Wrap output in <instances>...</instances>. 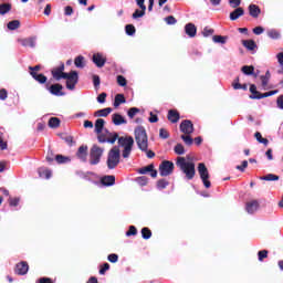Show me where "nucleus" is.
Wrapping results in <instances>:
<instances>
[{"label":"nucleus","mask_w":283,"mask_h":283,"mask_svg":"<svg viewBox=\"0 0 283 283\" xmlns=\"http://www.w3.org/2000/svg\"><path fill=\"white\" fill-rule=\"evenodd\" d=\"M109 114H112V107L99 109V111L95 112L94 116L107 118V116H109Z\"/></svg>","instance_id":"cd10ccee"},{"label":"nucleus","mask_w":283,"mask_h":283,"mask_svg":"<svg viewBox=\"0 0 283 283\" xmlns=\"http://www.w3.org/2000/svg\"><path fill=\"white\" fill-rule=\"evenodd\" d=\"M216 32L213 29H210L209 27H206L202 31L203 36H211Z\"/></svg>","instance_id":"69168bd1"},{"label":"nucleus","mask_w":283,"mask_h":283,"mask_svg":"<svg viewBox=\"0 0 283 283\" xmlns=\"http://www.w3.org/2000/svg\"><path fill=\"white\" fill-rule=\"evenodd\" d=\"M17 275H28V271H30V265L27 261H22L15 265Z\"/></svg>","instance_id":"ddd939ff"},{"label":"nucleus","mask_w":283,"mask_h":283,"mask_svg":"<svg viewBox=\"0 0 283 283\" xmlns=\"http://www.w3.org/2000/svg\"><path fill=\"white\" fill-rule=\"evenodd\" d=\"M233 90H243V92H247L249 90V86L247 84H240V83H232Z\"/></svg>","instance_id":"864d4df0"},{"label":"nucleus","mask_w":283,"mask_h":283,"mask_svg":"<svg viewBox=\"0 0 283 283\" xmlns=\"http://www.w3.org/2000/svg\"><path fill=\"white\" fill-rule=\"evenodd\" d=\"M169 187V182L166 179H159L157 181V189H167Z\"/></svg>","instance_id":"09e8293b"},{"label":"nucleus","mask_w":283,"mask_h":283,"mask_svg":"<svg viewBox=\"0 0 283 283\" xmlns=\"http://www.w3.org/2000/svg\"><path fill=\"white\" fill-rule=\"evenodd\" d=\"M167 118L170 123L176 124L180 120V113L176 109L168 111Z\"/></svg>","instance_id":"412c9836"},{"label":"nucleus","mask_w":283,"mask_h":283,"mask_svg":"<svg viewBox=\"0 0 283 283\" xmlns=\"http://www.w3.org/2000/svg\"><path fill=\"white\" fill-rule=\"evenodd\" d=\"M120 137H118V133H108V137L106 139V143H109L111 145H114L116 140H118Z\"/></svg>","instance_id":"58836bf2"},{"label":"nucleus","mask_w":283,"mask_h":283,"mask_svg":"<svg viewBox=\"0 0 283 283\" xmlns=\"http://www.w3.org/2000/svg\"><path fill=\"white\" fill-rule=\"evenodd\" d=\"M61 126V119H59V117H51L49 119V127H51L52 129H56V127Z\"/></svg>","instance_id":"72a5a7b5"},{"label":"nucleus","mask_w":283,"mask_h":283,"mask_svg":"<svg viewBox=\"0 0 283 283\" xmlns=\"http://www.w3.org/2000/svg\"><path fill=\"white\" fill-rule=\"evenodd\" d=\"M181 140H184L185 145L188 147H191L193 145V138H191V135H181Z\"/></svg>","instance_id":"79ce46f5"},{"label":"nucleus","mask_w":283,"mask_h":283,"mask_svg":"<svg viewBox=\"0 0 283 283\" xmlns=\"http://www.w3.org/2000/svg\"><path fill=\"white\" fill-rule=\"evenodd\" d=\"M62 140H64V143H66V145H69L70 147H72V145H74V137L72 135H67V134H62L61 135Z\"/></svg>","instance_id":"c9c22d12"},{"label":"nucleus","mask_w":283,"mask_h":283,"mask_svg":"<svg viewBox=\"0 0 283 283\" xmlns=\"http://www.w3.org/2000/svg\"><path fill=\"white\" fill-rule=\"evenodd\" d=\"M51 74L55 81H61V78L67 77V73H65V64H61L60 66L53 69Z\"/></svg>","instance_id":"1a4fd4ad"},{"label":"nucleus","mask_w":283,"mask_h":283,"mask_svg":"<svg viewBox=\"0 0 283 283\" xmlns=\"http://www.w3.org/2000/svg\"><path fill=\"white\" fill-rule=\"evenodd\" d=\"M165 21H166L167 25H176V23H178V20H176V18L174 15L166 17Z\"/></svg>","instance_id":"6e6d98bb"},{"label":"nucleus","mask_w":283,"mask_h":283,"mask_svg":"<svg viewBox=\"0 0 283 283\" xmlns=\"http://www.w3.org/2000/svg\"><path fill=\"white\" fill-rule=\"evenodd\" d=\"M106 165L108 169H116L120 165V148L114 146L107 154Z\"/></svg>","instance_id":"7ed1b4c3"},{"label":"nucleus","mask_w":283,"mask_h":283,"mask_svg":"<svg viewBox=\"0 0 283 283\" xmlns=\"http://www.w3.org/2000/svg\"><path fill=\"white\" fill-rule=\"evenodd\" d=\"M197 169L203 186L206 187V189H210L211 181L209 180V169L207 168L205 163H199Z\"/></svg>","instance_id":"423d86ee"},{"label":"nucleus","mask_w":283,"mask_h":283,"mask_svg":"<svg viewBox=\"0 0 283 283\" xmlns=\"http://www.w3.org/2000/svg\"><path fill=\"white\" fill-rule=\"evenodd\" d=\"M142 238L144 240H149V238H151V231L149 228H143L142 229Z\"/></svg>","instance_id":"de8ad7c7"},{"label":"nucleus","mask_w":283,"mask_h":283,"mask_svg":"<svg viewBox=\"0 0 283 283\" xmlns=\"http://www.w3.org/2000/svg\"><path fill=\"white\" fill-rule=\"evenodd\" d=\"M117 84L119 87H126L127 86V80L123 75L117 76Z\"/></svg>","instance_id":"5fc2aeb1"},{"label":"nucleus","mask_w":283,"mask_h":283,"mask_svg":"<svg viewBox=\"0 0 283 283\" xmlns=\"http://www.w3.org/2000/svg\"><path fill=\"white\" fill-rule=\"evenodd\" d=\"M241 72L245 74V76H252L255 72L254 65H244L241 67Z\"/></svg>","instance_id":"c756f323"},{"label":"nucleus","mask_w":283,"mask_h":283,"mask_svg":"<svg viewBox=\"0 0 283 283\" xmlns=\"http://www.w3.org/2000/svg\"><path fill=\"white\" fill-rule=\"evenodd\" d=\"M174 169H175L174 161L164 160L159 165V175L161 177L171 176V174H174Z\"/></svg>","instance_id":"0eeeda50"},{"label":"nucleus","mask_w":283,"mask_h":283,"mask_svg":"<svg viewBox=\"0 0 283 283\" xmlns=\"http://www.w3.org/2000/svg\"><path fill=\"white\" fill-rule=\"evenodd\" d=\"M138 174H142V175L150 174L151 178H157L158 177V170L154 169V164H150L146 167L139 168Z\"/></svg>","instance_id":"4468645a"},{"label":"nucleus","mask_w":283,"mask_h":283,"mask_svg":"<svg viewBox=\"0 0 283 283\" xmlns=\"http://www.w3.org/2000/svg\"><path fill=\"white\" fill-rule=\"evenodd\" d=\"M30 75L34 81L40 83V85H44V83H48V76H45L43 73H36V72H30Z\"/></svg>","instance_id":"aec40b11"},{"label":"nucleus","mask_w":283,"mask_h":283,"mask_svg":"<svg viewBox=\"0 0 283 283\" xmlns=\"http://www.w3.org/2000/svg\"><path fill=\"white\" fill-rule=\"evenodd\" d=\"M38 283H54V281H52V279H50V277H40L39 280H38Z\"/></svg>","instance_id":"774afa93"},{"label":"nucleus","mask_w":283,"mask_h":283,"mask_svg":"<svg viewBox=\"0 0 283 283\" xmlns=\"http://www.w3.org/2000/svg\"><path fill=\"white\" fill-rule=\"evenodd\" d=\"M109 132L105 129V133H97V140L98 143H107V137H108Z\"/></svg>","instance_id":"4c0bfd02"},{"label":"nucleus","mask_w":283,"mask_h":283,"mask_svg":"<svg viewBox=\"0 0 283 283\" xmlns=\"http://www.w3.org/2000/svg\"><path fill=\"white\" fill-rule=\"evenodd\" d=\"M8 202H9V205L11 207H19V202H21V198H19V197H15V198L10 197Z\"/></svg>","instance_id":"603ef678"},{"label":"nucleus","mask_w":283,"mask_h":283,"mask_svg":"<svg viewBox=\"0 0 283 283\" xmlns=\"http://www.w3.org/2000/svg\"><path fill=\"white\" fill-rule=\"evenodd\" d=\"M159 138H163V140H167V138H169V132L165 128H160Z\"/></svg>","instance_id":"13d9d810"},{"label":"nucleus","mask_w":283,"mask_h":283,"mask_svg":"<svg viewBox=\"0 0 283 283\" xmlns=\"http://www.w3.org/2000/svg\"><path fill=\"white\" fill-rule=\"evenodd\" d=\"M8 30H19L21 22L19 20H12L7 24Z\"/></svg>","instance_id":"e433bc0d"},{"label":"nucleus","mask_w":283,"mask_h":283,"mask_svg":"<svg viewBox=\"0 0 283 283\" xmlns=\"http://www.w3.org/2000/svg\"><path fill=\"white\" fill-rule=\"evenodd\" d=\"M242 45L245 46L247 50L253 52L258 48V44L253 40H242Z\"/></svg>","instance_id":"bb28decb"},{"label":"nucleus","mask_w":283,"mask_h":283,"mask_svg":"<svg viewBox=\"0 0 283 283\" xmlns=\"http://www.w3.org/2000/svg\"><path fill=\"white\" fill-rule=\"evenodd\" d=\"M75 67H78L80 70H83L85 67V57L83 55H78L74 60Z\"/></svg>","instance_id":"7c9ffc66"},{"label":"nucleus","mask_w":283,"mask_h":283,"mask_svg":"<svg viewBox=\"0 0 283 283\" xmlns=\"http://www.w3.org/2000/svg\"><path fill=\"white\" fill-rule=\"evenodd\" d=\"M18 43H20L22 48H36V36L20 38L18 39Z\"/></svg>","instance_id":"9b49d317"},{"label":"nucleus","mask_w":283,"mask_h":283,"mask_svg":"<svg viewBox=\"0 0 283 283\" xmlns=\"http://www.w3.org/2000/svg\"><path fill=\"white\" fill-rule=\"evenodd\" d=\"M118 145L119 147H124V150L122 153L123 158H129L132 149L134 147V137H119Z\"/></svg>","instance_id":"20e7f679"},{"label":"nucleus","mask_w":283,"mask_h":283,"mask_svg":"<svg viewBox=\"0 0 283 283\" xmlns=\"http://www.w3.org/2000/svg\"><path fill=\"white\" fill-rule=\"evenodd\" d=\"M185 32L188 36H190V39H193V36H196L198 33V28H196V24L190 22L185 25Z\"/></svg>","instance_id":"f3484780"},{"label":"nucleus","mask_w":283,"mask_h":283,"mask_svg":"<svg viewBox=\"0 0 283 283\" xmlns=\"http://www.w3.org/2000/svg\"><path fill=\"white\" fill-rule=\"evenodd\" d=\"M125 31L128 36H134V34H136V27H134V24H127Z\"/></svg>","instance_id":"37998d69"},{"label":"nucleus","mask_w":283,"mask_h":283,"mask_svg":"<svg viewBox=\"0 0 283 283\" xmlns=\"http://www.w3.org/2000/svg\"><path fill=\"white\" fill-rule=\"evenodd\" d=\"M101 185L104 187H113V185H116V177L114 175H106L101 178Z\"/></svg>","instance_id":"dca6fc26"},{"label":"nucleus","mask_w":283,"mask_h":283,"mask_svg":"<svg viewBox=\"0 0 283 283\" xmlns=\"http://www.w3.org/2000/svg\"><path fill=\"white\" fill-rule=\"evenodd\" d=\"M248 10H249V14H250V17H252V19H258L260 17V14H262V10L256 4H250L248 7Z\"/></svg>","instance_id":"a211bd4d"},{"label":"nucleus","mask_w":283,"mask_h":283,"mask_svg":"<svg viewBox=\"0 0 283 283\" xmlns=\"http://www.w3.org/2000/svg\"><path fill=\"white\" fill-rule=\"evenodd\" d=\"M258 209H260V202L258 200H252L245 206V210L248 211V213H253Z\"/></svg>","instance_id":"b1692460"},{"label":"nucleus","mask_w":283,"mask_h":283,"mask_svg":"<svg viewBox=\"0 0 283 283\" xmlns=\"http://www.w3.org/2000/svg\"><path fill=\"white\" fill-rule=\"evenodd\" d=\"M176 166L185 174L187 180L196 178V164L193 161H187L185 157H177Z\"/></svg>","instance_id":"f03ea898"},{"label":"nucleus","mask_w":283,"mask_h":283,"mask_svg":"<svg viewBox=\"0 0 283 283\" xmlns=\"http://www.w3.org/2000/svg\"><path fill=\"white\" fill-rule=\"evenodd\" d=\"M258 258H259V262H264V260H266V258H269V252L268 250H261L258 252Z\"/></svg>","instance_id":"49530a36"},{"label":"nucleus","mask_w":283,"mask_h":283,"mask_svg":"<svg viewBox=\"0 0 283 283\" xmlns=\"http://www.w3.org/2000/svg\"><path fill=\"white\" fill-rule=\"evenodd\" d=\"M92 61L96 65V67H105V63H107V57L103 55V53H94Z\"/></svg>","instance_id":"f8f14e48"},{"label":"nucleus","mask_w":283,"mask_h":283,"mask_svg":"<svg viewBox=\"0 0 283 283\" xmlns=\"http://www.w3.org/2000/svg\"><path fill=\"white\" fill-rule=\"evenodd\" d=\"M137 182L142 186L145 187L148 182L149 179L146 176H142L137 178Z\"/></svg>","instance_id":"052dcab7"},{"label":"nucleus","mask_w":283,"mask_h":283,"mask_svg":"<svg viewBox=\"0 0 283 283\" xmlns=\"http://www.w3.org/2000/svg\"><path fill=\"white\" fill-rule=\"evenodd\" d=\"M250 92H251L250 98L252 101H260L261 99L260 96H262V93H260L258 91V86H255V84L250 85Z\"/></svg>","instance_id":"5701e85b"},{"label":"nucleus","mask_w":283,"mask_h":283,"mask_svg":"<svg viewBox=\"0 0 283 283\" xmlns=\"http://www.w3.org/2000/svg\"><path fill=\"white\" fill-rule=\"evenodd\" d=\"M254 138L258 140V143H260L261 145H264V147H268V146H269V139L262 137V133L256 132V133L254 134Z\"/></svg>","instance_id":"473e14b6"},{"label":"nucleus","mask_w":283,"mask_h":283,"mask_svg":"<svg viewBox=\"0 0 283 283\" xmlns=\"http://www.w3.org/2000/svg\"><path fill=\"white\" fill-rule=\"evenodd\" d=\"M127 238L132 235H138V229L135 226H129L128 231L126 232Z\"/></svg>","instance_id":"8fccbe9b"},{"label":"nucleus","mask_w":283,"mask_h":283,"mask_svg":"<svg viewBox=\"0 0 283 283\" xmlns=\"http://www.w3.org/2000/svg\"><path fill=\"white\" fill-rule=\"evenodd\" d=\"M234 9L235 10H233L230 13V21H238V19H240V17H244V9L242 7H237Z\"/></svg>","instance_id":"6ab92c4d"},{"label":"nucleus","mask_w":283,"mask_h":283,"mask_svg":"<svg viewBox=\"0 0 283 283\" xmlns=\"http://www.w3.org/2000/svg\"><path fill=\"white\" fill-rule=\"evenodd\" d=\"M103 129H105V119L103 118H97L95 120V134H101L103 133Z\"/></svg>","instance_id":"a878e982"},{"label":"nucleus","mask_w":283,"mask_h":283,"mask_svg":"<svg viewBox=\"0 0 283 283\" xmlns=\"http://www.w3.org/2000/svg\"><path fill=\"white\" fill-rule=\"evenodd\" d=\"M227 36H224V35H213L212 36V41L214 42V43H221V45H224V43H227Z\"/></svg>","instance_id":"a19ab883"},{"label":"nucleus","mask_w":283,"mask_h":283,"mask_svg":"<svg viewBox=\"0 0 283 283\" xmlns=\"http://www.w3.org/2000/svg\"><path fill=\"white\" fill-rule=\"evenodd\" d=\"M107 271H109V263H104L103 265H101L99 275H105Z\"/></svg>","instance_id":"0e129e2a"},{"label":"nucleus","mask_w":283,"mask_h":283,"mask_svg":"<svg viewBox=\"0 0 283 283\" xmlns=\"http://www.w3.org/2000/svg\"><path fill=\"white\" fill-rule=\"evenodd\" d=\"M103 154H105V148L94 144L90 150V165H98L101 158H103Z\"/></svg>","instance_id":"39448f33"},{"label":"nucleus","mask_w":283,"mask_h":283,"mask_svg":"<svg viewBox=\"0 0 283 283\" xmlns=\"http://www.w3.org/2000/svg\"><path fill=\"white\" fill-rule=\"evenodd\" d=\"M135 140L140 151H145L147 158H156V153L149 150V138L147 137V130L145 127L138 126L135 128Z\"/></svg>","instance_id":"f257e3e1"},{"label":"nucleus","mask_w":283,"mask_h":283,"mask_svg":"<svg viewBox=\"0 0 283 283\" xmlns=\"http://www.w3.org/2000/svg\"><path fill=\"white\" fill-rule=\"evenodd\" d=\"M112 120L114 123V125H127V119H125V117H123V115L115 113L112 115Z\"/></svg>","instance_id":"4be33fe9"},{"label":"nucleus","mask_w":283,"mask_h":283,"mask_svg":"<svg viewBox=\"0 0 283 283\" xmlns=\"http://www.w3.org/2000/svg\"><path fill=\"white\" fill-rule=\"evenodd\" d=\"M139 113H140V108H136V107H132L127 112L130 118H134V116H136V114H139Z\"/></svg>","instance_id":"bf43d9fd"},{"label":"nucleus","mask_w":283,"mask_h":283,"mask_svg":"<svg viewBox=\"0 0 283 283\" xmlns=\"http://www.w3.org/2000/svg\"><path fill=\"white\" fill-rule=\"evenodd\" d=\"M49 92L50 94H52L53 96H65V93H63V85H61L60 83L57 84H52L49 87Z\"/></svg>","instance_id":"2eb2a0df"},{"label":"nucleus","mask_w":283,"mask_h":283,"mask_svg":"<svg viewBox=\"0 0 283 283\" xmlns=\"http://www.w3.org/2000/svg\"><path fill=\"white\" fill-rule=\"evenodd\" d=\"M66 90H75L76 85L78 83V72L76 71H71L70 73L66 74Z\"/></svg>","instance_id":"6e6552de"},{"label":"nucleus","mask_w":283,"mask_h":283,"mask_svg":"<svg viewBox=\"0 0 283 283\" xmlns=\"http://www.w3.org/2000/svg\"><path fill=\"white\" fill-rule=\"evenodd\" d=\"M123 103H127V101L125 99V95L124 94H117L115 96L114 107H120V105H123Z\"/></svg>","instance_id":"2f4dec72"},{"label":"nucleus","mask_w":283,"mask_h":283,"mask_svg":"<svg viewBox=\"0 0 283 283\" xmlns=\"http://www.w3.org/2000/svg\"><path fill=\"white\" fill-rule=\"evenodd\" d=\"M241 3H242V0H229V6L231 8H240Z\"/></svg>","instance_id":"338daca9"},{"label":"nucleus","mask_w":283,"mask_h":283,"mask_svg":"<svg viewBox=\"0 0 283 283\" xmlns=\"http://www.w3.org/2000/svg\"><path fill=\"white\" fill-rule=\"evenodd\" d=\"M174 151L177 154V156H182L185 154V146H182V144H177Z\"/></svg>","instance_id":"a18cd8bd"},{"label":"nucleus","mask_w":283,"mask_h":283,"mask_svg":"<svg viewBox=\"0 0 283 283\" xmlns=\"http://www.w3.org/2000/svg\"><path fill=\"white\" fill-rule=\"evenodd\" d=\"M108 262H112V264H116L118 262V254L112 253L107 256Z\"/></svg>","instance_id":"680f3d73"},{"label":"nucleus","mask_w":283,"mask_h":283,"mask_svg":"<svg viewBox=\"0 0 283 283\" xmlns=\"http://www.w3.org/2000/svg\"><path fill=\"white\" fill-rule=\"evenodd\" d=\"M55 160L59 165H64V163H70V157H65L63 155H56Z\"/></svg>","instance_id":"c03bdc74"},{"label":"nucleus","mask_w":283,"mask_h":283,"mask_svg":"<svg viewBox=\"0 0 283 283\" xmlns=\"http://www.w3.org/2000/svg\"><path fill=\"white\" fill-rule=\"evenodd\" d=\"M268 36L270 39H280L281 34L279 33L277 30L272 29V30L268 31Z\"/></svg>","instance_id":"3c124183"},{"label":"nucleus","mask_w":283,"mask_h":283,"mask_svg":"<svg viewBox=\"0 0 283 283\" xmlns=\"http://www.w3.org/2000/svg\"><path fill=\"white\" fill-rule=\"evenodd\" d=\"M145 12H146V10H144V9L135 10V12L133 13V19H140L142 17H145Z\"/></svg>","instance_id":"4d7b16f0"},{"label":"nucleus","mask_w":283,"mask_h":283,"mask_svg":"<svg viewBox=\"0 0 283 283\" xmlns=\"http://www.w3.org/2000/svg\"><path fill=\"white\" fill-rule=\"evenodd\" d=\"M179 129L180 132H182V134H186V135H191L193 134V122H191L190 119H185L180 123L179 125Z\"/></svg>","instance_id":"9d476101"},{"label":"nucleus","mask_w":283,"mask_h":283,"mask_svg":"<svg viewBox=\"0 0 283 283\" xmlns=\"http://www.w3.org/2000/svg\"><path fill=\"white\" fill-rule=\"evenodd\" d=\"M38 174L40 178H45V180H50V178H52V170H50V168H39Z\"/></svg>","instance_id":"393cba45"},{"label":"nucleus","mask_w":283,"mask_h":283,"mask_svg":"<svg viewBox=\"0 0 283 283\" xmlns=\"http://www.w3.org/2000/svg\"><path fill=\"white\" fill-rule=\"evenodd\" d=\"M261 180H266V181L271 182V181L280 180V176L274 175V174H268V175L261 177Z\"/></svg>","instance_id":"ea45409f"},{"label":"nucleus","mask_w":283,"mask_h":283,"mask_svg":"<svg viewBox=\"0 0 283 283\" xmlns=\"http://www.w3.org/2000/svg\"><path fill=\"white\" fill-rule=\"evenodd\" d=\"M12 10V4L11 3H1L0 4V14H8Z\"/></svg>","instance_id":"f704fd0d"},{"label":"nucleus","mask_w":283,"mask_h":283,"mask_svg":"<svg viewBox=\"0 0 283 283\" xmlns=\"http://www.w3.org/2000/svg\"><path fill=\"white\" fill-rule=\"evenodd\" d=\"M277 90H274V91H270V92H266V93H261V99L262 98H269V96H275V94H277Z\"/></svg>","instance_id":"e2e57ef3"},{"label":"nucleus","mask_w":283,"mask_h":283,"mask_svg":"<svg viewBox=\"0 0 283 283\" xmlns=\"http://www.w3.org/2000/svg\"><path fill=\"white\" fill-rule=\"evenodd\" d=\"M76 156L80 157L81 160H85V158H87V146H80Z\"/></svg>","instance_id":"c85d7f7f"}]
</instances>
